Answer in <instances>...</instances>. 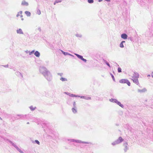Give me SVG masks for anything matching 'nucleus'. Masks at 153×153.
Wrapping results in <instances>:
<instances>
[{
  "label": "nucleus",
  "instance_id": "a878e982",
  "mask_svg": "<svg viewBox=\"0 0 153 153\" xmlns=\"http://www.w3.org/2000/svg\"><path fill=\"white\" fill-rule=\"evenodd\" d=\"M105 0L106 1H110V0Z\"/></svg>",
  "mask_w": 153,
  "mask_h": 153
},
{
  "label": "nucleus",
  "instance_id": "5701e85b",
  "mask_svg": "<svg viewBox=\"0 0 153 153\" xmlns=\"http://www.w3.org/2000/svg\"><path fill=\"white\" fill-rule=\"evenodd\" d=\"M82 143H86V144H89V143L87 142H83Z\"/></svg>",
  "mask_w": 153,
  "mask_h": 153
},
{
  "label": "nucleus",
  "instance_id": "6e6552de",
  "mask_svg": "<svg viewBox=\"0 0 153 153\" xmlns=\"http://www.w3.org/2000/svg\"><path fill=\"white\" fill-rule=\"evenodd\" d=\"M121 37L124 39H126L127 37V36L126 34H123L121 35Z\"/></svg>",
  "mask_w": 153,
  "mask_h": 153
},
{
  "label": "nucleus",
  "instance_id": "39448f33",
  "mask_svg": "<svg viewBox=\"0 0 153 153\" xmlns=\"http://www.w3.org/2000/svg\"><path fill=\"white\" fill-rule=\"evenodd\" d=\"M75 55L77 56V57L78 58H79L80 59H81V60H82L83 61H84L85 62H86V59H84L83 58L82 56H80V55H78V54H76Z\"/></svg>",
  "mask_w": 153,
  "mask_h": 153
},
{
  "label": "nucleus",
  "instance_id": "7ed1b4c3",
  "mask_svg": "<svg viewBox=\"0 0 153 153\" xmlns=\"http://www.w3.org/2000/svg\"><path fill=\"white\" fill-rule=\"evenodd\" d=\"M123 139L121 137H120L116 141V143L118 144L120 143L123 142Z\"/></svg>",
  "mask_w": 153,
  "mask_h": 153
},
{
  "label": "nucleus",
  "instance_id": "bb28decb",
  "mask_svg": "<svg viewBox=\"0 0 153 153\" xmlns=\"http://www.w3.org/2000/svg\"><path fill=\"white\" fill-rule=\"evenodd\" d=\"M102 1V0H99V1L100 2V1Z\"/></svg>",
  "mask_w": 153,
  "mask_h": 153
},
{
  "label": "nucleus",
  "instance_id": "aec40b11",
  "mask_svg": "<svg viewBox=\"0 0 153 153\" xmlns=\"http://www.w3.org/2000/svg\"><path fill=\"white\" fill-rule=\"evenodd\" d=\"M61 1V0H59L57 1H56L54 3V4H55L56 3H58V2H60Z\"/></svg>",
  "mask_w": 153,
  "mask_h": 153
},
{
  "label": "nucleus",
  "instance_id": "412c9836",
  "mask_svg": "<svg viewBox=\"0 0 153 153\" xmlns=\"http://www.w3.org/2000/svg\"><path fill=\"white\" fill-rule=\"evenodd\" d=\"M35 142H36L39 145V142L38 140H35Z\"/></svg>",
  "mask_w": 153,
  "mask_h": 153
},
{
  "label": "nucleus",
  "instance_id": "ddd939ff",
  "mask_svg": "<svg viewBox=\"0 0 153 153\" xmlns=\"http://www.w3.org/2000/svg\"><path fill=\"white\" fill-rule=\"evenodd\" d=\"M25 13L28 16H30L31 14L30 12L28 11H26L25 12Z\"/></svg>",
  "mask_w": 153,
  "mask_h": 153
},
{
  "label": "nucleus",
  "instance_id": "4468645a",
  "mask_svg": "<svg viewBox=\"0 0 153 153\" xmlns=\"http://www.w3.org/2000/svg\"><path fill=\"white\" fill-rule=\"evenodd\" d=\"M60 79L62 81L67 80V79L66 78H62V77Z\"/></svg>",
  "mask_w": 153,
  "mask_h": 153
},
{
  "label": "nucleus",
  "instance_id": "0eeeda50",
  "mask_svg": "<svg viewBox=\"0 0 153 153\" xmlns=\"http://www.w3.org/2000/svg\"><path fill=\"white\" fill-rule=\"evenodd\" d=\"M114 102H115L118 105L121 107H123V105L122 104H121V103L120 102L117 101L116 100H114Z\"/></svg>",
  "mask_w": 153,
  "mask_h": 153
},
{
  "label": "nucleus",
  "instance_id": "423d86ee",
  "mask_svg": "<svg viewBox=\"0 0 153 153\" xmlns=\"http://www.w3.org/2000/svg\"><path fill=\"white\" fill-rule=\"evenodd\" d=\"M22 12L21 11H20L18 13V14L16 16L17 17H18L19 16H20L21 17V18L22 20H24V19L23 18V16L22 15Z\"/></svg>",
  "mask_w": 153,
  "mask_h": 153
},
{
  "label": "nucleus",
  "instance_id": "a211bd4d",
  "mask_svg": "<svg viewBox=\"0 0 153 153\" xmlns=\"http://www.w3.org/2000/svg\"><path fill=\"white\" fill-rule=\"evenodd\" d=\"M41 12L39 10H38L37 11V13L38 15H40L41 14Z\"/></svg>",
  "mask_w": 153,
  "mask_h": 153
},
{
  "label": "nucleus",
  "instance_id": "2eb2a0df",
  "mask_svg": "<svg viewBox=\"0 0 153 153\" xmlns=\"http://www.w3.org/2000/svg\"><path fill=\"white\" fill-rule=\"evenodd\" d=\"M72 111L74 113H75L77 112V111L75 108H73L72 109Z\"/></svg>",
  "mask_w": 153,
  "mask_h": 153
},
{
  "label": "nucleus",
  "instance_id": "393cba45",
  "mask_svg": "<svg viewBox=\"0 0 153 153\" xmlns=\"http://www.w3.org/2000/svg\"><path fill=\"white\" fill-rule=\"evenodd\" d=\"M112 77L113 79L114 80L115 79H114V76H113V75H112Z\"/></svg>",
  "mask_w": 153,
  "mask_h": 153
},
{
  "label": "nucleus",
  "instance_id": "b1692460",
  "mask_svg": "<svg viewBox=\"0 0 153 153\" xmlns=\"http://www.w3.org/2000/svg\"><path fill=\"white\" fill-rule=\"evenodd\" d=\"M107 65L110 67V65L108 63H106Z\"/></svg>",
  "mask_w": 153,
  "mask_h": 153
},
{
  "label": "nucleus",
  "instance_id": "f3484780",
  "mask_svg": "<svg viewBox=\"0 0 153 153\" xmlns=\"http://www.w3.org/2000/svg\"><path fill=\"white\" fill-rule=\"evenodd\" d=\"M118 71L119 73L121 72V69L120 68H118Z\"/></svg>",
  "mask_w": 153,
  "mask_h": 153
},
{
  "label": "nucleus",
  "instance_id": "f03ea898",
  "mask_svg": "<svg viewBox=\"0 0 153 153\" xmlns=\"http://www.w3.org/2000/svg\"><path fill=\"white\" fill-rule=\"evenodd\" d=\"M138 78H132V80L133 82L137 85H139V84Z\"/></svg>",
  "mask_w": 153,
  "mask_h": 153
},
{
  "label": "nucleus",
  "instance_id": "dca6fc26",
  "mask_svg": "<svg viewBox=\"0 0 153 153\" xmlns=\"http://www.w3.org/2000/svg\"><path fill=\"white\" fill-rule=\"evenodd\" d=\"M88 2L90 3H93L94 2L93 0H88Z\"/></svg>",
  "mask_w": 153,
  "mask_h": 153
},
{
  "label": "nucleus",
  "instance_id": "cd10ccee",
  "mask_svg": "<svg viewBox=\"0 0 153 153\" xmlns=\"http://www.w3.org/2000/svg\"><path fill=\"white\" fill-rule=\"evenodd\" d=\"M126 150L127 149V146H126Z\"/></svg>",
  "mask_w": 153,
  "mask_h": 153
},
{
  "label": "nucleus",
  "instance_id": "1a4fd4ad",
  "mask_svg": "<svg viewBox=\"0 0 153 153\" xmlns=\"http://www.w3.org/2000/svg\"><path fill=\"white\" fill-rule=\"evenodd\" d=\"M17 32L18 34H23V32L21 29H19L17 30Z\"/></svg>",
  "mask_w": 153,
  "mask_h": 153
},
{
  "label": "nucleus",
  "instance_id": "9b49d317",
  "mask_svg": "<svg viewBox=\"0 0 153 153\" xmlns=\"http://www.w3.org/2000/svg\"><path fill=\"white\" fill-rule=\"evenodd\" d=\"M22 4L23 5H25L27 6L28 5V3L25 1H22Z\"/></svg>",
  "mask_w": 153,
  "mask_h": 153
},
{
  "label": "nucleus",
  "instance_id": "9d476101",
  "mask_svg": "<svg viewBox=\"0 0 153 153\" xmlns=\"http://www.w3.org/2000/svg\"><path fill=\"white\" fill-rule=\"evenodd\" d=\"M34 55L38 57L40 56V53L38 51H36L34 53Z\"/></svg>",
  "mask_w": 153,
  "mask_h": 153
},
{
  "label": "nucleus",
  "instance_id": "f257e3e1",
  "mask_svg": "<svg viewBox=\"0 0 153 153\" xmlns=\"http://www.w3.org/2000/svg\"><path fill=\"white\" fill-rule=\"evenodd\" d=\"M119 82L121 84H126L128 86H130L131 83L127 79H123L119 80Z\"/></svg>",
  "mask_w": 153,
  "mask_h": 153
},
{
  "label": "nucleus",
  "instance_id": "4be33fe9",
  "mask_svg": "<svg viewBox=\"0 0 153 153\" xmlns=\"http://www.w3.org/2000/svg\"><path fill=\"white\" fill-rule=\"evenodd\" d=\"M71 96L73 97H77V96L75 95L72 94Z\"/></svg>",
  "mask_w": 153,
  "mask_h": 153
},
{
  "label": "nucleus",
  "instance_id": "20e7f679",
  "mask_svg": "<svg viewBox=\"0 0 153 153\" xmlns=\"http://www.w3.org/2000/svg\"><path fill=\"white\" fill-rule=\"evenodd\" d=\"M133 75L132 77V78H138L139 77V75L137 73L134 72L133 74Z\"/></svg>",
  "mask_w": 153,
  "mask_h": 153
},
{
  "label": "nucleus",
  "instance_id": "6ab92c4d",
  "mask_svg": "<svg viewBox=\"0 0 153 153\" xmlns=\"http://www.w3.org/2000/svg\"><path fill=\"white\" fill-rule=\"evenodd\" d=\"M30 108L31 110H33L35 109V107H33L32 106H31L30 107Z\"/></svg>",
  "mask_w": 153,
  "mask_h": 153
},
{
  "label": "nucleus",
  "instance_id": "c85d7f7f",
  "mask_svg": "<svg viewBox=\"0 0 153 153\" xmlns=\"http://www.w3.org/2000/svg\"><path fill=\"white\" fill-rule=\"evenodd\" d=\"M152 76L153 77V73H152Z\"/></svg>",
  "mask_w": 153,
  "mask_h": 153
},
{
  "label": "nucleus",
  "instance_id": "f8f14e48",
  "mask_svg": "<svg viewBox=\"0 0 153 153\" xmlns=\"http://www.w3.org/2000/svg\"><path fill=\"white\" fill-rule=\"evenodd\" d=\"M125 42V41H122L121 43H120V47L122 48H123L124 47V46L123 45V43Z\"/></svg>",
  "mask_w": 153,
  "mask_h": 153
}]
</instances>
